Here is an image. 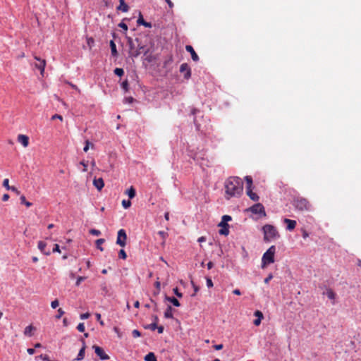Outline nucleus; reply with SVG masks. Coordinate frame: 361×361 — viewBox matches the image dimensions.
<instances>
[{
	"label": "nucleus",
	"instance_id": "obj_1",
	"mask_svg": "<svg viewBox=\"0 0 361 361\" xmlns=\"http://www.w3.org/2000/svg\"><path fill=\"white\" fill-rule=\"evenodd\" d=\"M226 198L240 197L243 190V182L235 176L229 177L224 183Z\"/></svg>",
	"mask_w": 361,
	"mask_h": 361
},
{
	"label": "nucleus",
	"instance_id": "obj_2",
	"mask_svg": "<svg viewBox=\"0 0 361 361\" xmlns=\"http://www.w3.org/2000/svg\"><path fill=\"white\" fill-rule=\"evenodd\" d=\"M264 241L270 242L280 237L276 228L271 224H266L262 227Z\"/></svg>",
	"mask_w": 361,
	"mask_h": 361
},
{
	"label": "nucleus",
	"instance_id": "obj_3",
	"mask_svg": "<svg viewBox=\"0 0 361 361\" xmlns=\"http://www.w3.org/2000/svg\"><path fill=\"white\" fill-rule=\"evenodd\" d=\"M292 204L295 209L300 212L310 211L312 207L310 202L302 197H297L294 198Z\"/></svg>",
	"mask_w": 361,
	"mask_h": 361
},
{
	"label": "nucleus",
	"instance_id": "obj_4",
	"mask_svg": "<svg viewBox=\"0 0 361 361\" xmlns=\"http://www.w3.org/2000/svg\"><path fill=\"white\" fill-rule=\"evenodd\" d=\"M276 247L271 245L263 255L262 258V268L264 269L268 264L274 262Z\"/></svg>",
	"mask_w": 361,
	"mask_h": 361
},
{
	"label": "nucleus",
	"instance_id": "obj_5",
	"mask_svg": "<svg viewBox=\"0 0 361 361\" xmlns=\"http://www.w3.org/2000/svg\"><path fill=\"white\" fill-rule=\"evenodd\" d=\"M127 235L124 229H120L117 233L116 244L125 247L126 245Z\"/></svg>",
	"mask_w": 361,
	"mask_h": 361
},
{
	"label": "nucleus",
	"instance_id": "obj_6",
	"mask_svg": "<svg viewBox=\"0 0 361 361\" xmlns=\"http://www.w3.org/2000/svg\"><path fill=\"white\" fill-rule=\"evenodd\" d=\"M92 348L94 350L95 354L102 360H106L109 359V356L104 352V349L98 345H94Z\"/></svg>",
	"mask_w": 361,
	"mask_h": 361
},
{
	"label": "nucleus",
	"instance_id": "obj_7",
	"mask_svg": "<svg viewBox=\"0 0 361 361\" xmlns=\"http://www.w3.org/2000/svg\"><path fill=\"white\" fill-rule=\"evenodd\" d=\"M250 211L253 214H263L264 216L266 215V212L264 210V206L260 204L257 203L254 204L250 208Z\"/></svg>",
	"mask_w": 361,
	"mask_h": 361
},
{
	"label": "nucleus",
	"instance_id": "obj_8",
	"mask_svg": "<svg viewBox=\"0 0 361 361\" xmlns=\"http://www.w3.org/2000/svg\"><path fill=\"white\" fill-rule=\"evenodd\" d=\"M180 72L184 74V78L188 80L191 77V69L187 63L180 65Z\"/></svg>",
	"mask_w": 361,
	"mask_h": 361
},
{
	"label": "nucleus",
	"instance_id": "obj_9",
	"mask_svg": "<svg viewBox=\"0 0 361 361\" xmlns=\"http://www.w3.org/2000/svg\"><path fill=\"white\" fill-rule=\"evenodd\" d=\"M219 226L221 227L219 231L220 235H228L229 233V226L226 222H220Z\"/></svg>",
	"mask_w": 361,
	"mask_h": 361
},
{
	"label": "nucleus",
	"instance_id": "obj_10",
	"mask_svg": "<svg viewBox=\"0 0 361 361\" xmlns=\"http://www.w3.org/2000/svg\"><path fill=\"white\" fill-rule=\"evenodd\" d=\"M17 140H18V142H20V144H22V145L24 147H27L29 145V137L25 135H23V134L18 135Z\"/></svg>",
	"mask_w": 361,
	"mask_h": 361
},
{
	"label": "nucleus",
	"instance_id": "obj_11",
	"mask_svg": "<svg viewBox=\"0 0 361 361\" xmlns=\"http://www.w3.org/2000/svg\"><path fill=\"white\" fill-rule=\"evenodd\" d=\"M35 59L39 61L37 63L35 64V67L37 69L40 70L41 74L43 75V73L44 71V68L46 66L45 60H42L39 58H38L37 56H35Z\"/></svg>",
	"mask_w": 361,
	"mask_h": 361
},
{
	"label": "nucleus",
	"instance_id": "obj_12",
	"mask_svg": "<svg viewBox=\"0 0 361 361\" xmlns=\"http://www.w3.org/2000/svg\"><path fill=\"white\" fill-rule=\"evenodd\" d=\"M185 49L188 52L190 53L191 58L194 61H197L199 60V56L194 50L193 47L191 45H186Z\"/></svg>",
	"mask_w": 361,
	"mask_h": 361
},
{
	"label": "nucleus",
	"instance_id": "obj_13",
	"mask_svg": "<svg viewBox=\"0 0 361 361\" xmlns=\"http://www.w3.org/2000/svg\"><path fill=\"white\" fill-rule=\"evenodd\" d=\"M81 342L82 343V346L81 349L80 350V351L78 354V356L75 359L78 361H80V360H83V358L85 357V348H86L85 341L84 339H81Z\"/></svg>",
	"mask_w": 361,
	"mask_h": 361
},
{
	"label": "nucleus",
	"instance_id": "obj_14",
	"mask_svg": "<svg viewBox=\"0 0 361 361\" xmlns=\"http://www.w3.org/2000/svg\"><path fill=\"white\" fill-rule=\"evenodd\" d=\"M46 247H47V244L44 241L40 240L38 242L39 250L45 255H49L51 253L50 250H47Z\"/></svg>",
	"mask_w": 361,
	"mask_h": 361
},
{
	"label": "nucleus",
	"instance_id": "obj_15",
	"mask_svg": "<svg viewBox=\"0 0 361 361\" xmlns=\"http://www.w3.org/2000/svg\"><path fill=\"white\" fill-rule=\"evenodd\" d=\"M284 223L287 225V229L288 231L293 230L296 226V221L295 220L289 219H284L283 220Z\"/></svg>",
	"mask_w": 361,
	"mask_h": 361
},
{
	"label": "nucleus",
	"instance_id": "obj_16",
	"mask_svg": "<svg viewBox=\"0 0 361 361\" xmlns=\"http://www.w3.org/2000/svg\"><path fill=\"white\" fill-rule=\"evenodd\" d=\"M93 185L98 190H101L104 186V183L102 178H94L93 180Z\"/></svg>",
	"mask_w": 361,
	"mask_h": 361
},
{
	"label": "nucleus",
	"instance_id": "obj_17",
	"mask_svg": "<svg viewBox=\"0 0 361 361\" xmlns=\"http://www.w3.org/2000/svg\"><path fill=\"white\" fill-rule=\"evenodd\" d=\"M247 195L253 201H258L259 196L252 191V188H246Z\"/></svg>",
	"mask_w": 361,
	"mask_h": 361
},
{
	"label": "nucleus",
	"instance_id": "obj_18",
	"mask_svg": "<svg viewBox=\"0 0 361 361\" xmlns=\"http://www.w3.org/2000/svg\"><path fill=\"white\" fill-rule=\"evenodd\" d=\"M137 23L138 25H144L146 27H152V25H151L150 23H147V22H146L143 19V17H142L141 13H140L139 18H138V19L137 20Z\"/></svg>",
	"mask_w": 361,
	"mask_h": 361
},
{
	"label": "nucleus",
	"instance_id": "obj_19",
	"mask_svg": "<svg viewBox=\"0 0 361 361\" xmlns=\"http://www.w3.org/2000/svg\"><path fill=\"white\" fill-rule=\"evenodd\" d=\"M35 330V327H34L32 325H29L27 327H25L24 330V335L30 337L32 336V331Z\"/></svg>",
	"mask_w": 361,
	"mask_h": 361
},
{
	"label": "nucleus",
	"instance_id": "obj_20",
	"mask_svg": "<svg viewBox=\"0 0 361 361\" xmlns=\"http://www.w3.org/2000/svg\"><path fill=\"white\" fill-rule=\"evenodd\" d=\"M119 6L117 9L123 12H127L128 11V6L126 4L124 0H119Z\"/></svg>",
	"mask_w": 361,
	"mask_h": 361
},
{
	"label": "nucleus",
	"instance_id": "obj_21",
	"mask_svg": "<svg viewBox=\"0 0 361 361\" xmlns=\"http://www.w3.org/2000/svg\"><path fill=\"white\" fill-rule=\"evenodd\" d=\"M165 300L171 302L176 307H179L180 305L179 301L174 297L166 296Z\"/></svg>",
	"mask_w": 361,
	"mask_h": 361
},
{
	"label": "nucleus",
	"instance_id": "obj_22",
	"mask_svg": "<svg viewBox=\"0 0 361 361\" xmlns=\"http://www.w3.org/2000/svg\"><path fill=\"white\" fill-rule=\"evenodd\" d=\"M126 193L128 195L130 199L134 198L136 195L135 190L133 186H131L128 190H127Z\"/></svg>",
	"mask_w": 361,
	"mask_h": 361
},
{
	"label": "nucleus",
	"instance_id": "obj_23",
	"mask_svg": "<svg viewBox=\"0 0 361 361\" xmlns=\"http://www.w3.org/2000/svg\"><path fill=\"white\" fill-rule=\"evenodd\" d=\"M145 361H157V357L154 353H149L145 356Z\"/></svg>",
	"mask_w": 361,
	"mask_h": 361
},
{
	"label": "nucleus",
	"instance_id": "obj_24",
	"mask_svg": "<svg viewBox=\"0 0 361 361\" xmlns=\"http://www.w3.org/2000/svg\"><path fill=\"white\" fill-rule=\"evenodd\" d=\"M110 48H111L112 56H116L118 54V52H117L116 44L114 43V42L113 40L110 41Z\"/></svg>",
	"mask_w": 361,
	"mask_h": 361
},
{
	"label": "nucleus",
	"instance_id": "obj_25",
	"mask_svg": "<svg viewBox=\"0 0 361 361\" xmlns=\"http://www.w3.org/2000/svg\"><path fill=\"white\" fill-rule=\"evenodd\" d=\"M158 235H160V237L162 239L161 245L164 246L165 245L166 239L168 237V233L165 231H160L158 232Z\"/></svg>",
	"mask_w": 361,
	"mask_h": 361
},
{
	"label": "nucleus",
	"instance_id": "obj_26",
	"mask_svg": "<svg viewBox=\"0 0 361 361\" xmlns=\"http://www.w3.org/2000/svg\"><path fill=\"white\" fill-rule=\"evenodd\" d=\"M172 307L171 306L169 305L168 307L166 308L165 312H164V317L166 318H173V313H172Z\"/></svg>",
	"mask_w": 361,
	"mask_h": 361
},
{
	"label": "nucleus",
	"instance_id": "obj_27",
	"mask_svg": "<svg viewBox=\"0 0 361 361\" xmlns=\"http://www.w3.org/2000/svg\"><path fill=\"white\" fill-rule=\"evenodd\" d=\"M142 53V51H140L138 49H134L133 50L129 51L130 56L136 58L140 54Z\"/></svg>",
	"mask_w": 361,
	"mask_h": 361
},
{
	"label": "nucleus",
	"instance_id": "obj_28",
	"mask_svg": "<svg viewBox=\"0 0 361 361\" xmlns=\"http://www.w3.org/2000/svg\"><path fill=\"white\" fill-rule=\"evenodd\" d=\"M105 242V240L104 238H99V239H97L96 240V245H97V247L101 250V251H103L104 250V248L102 246V245Z\"/></svg>",
	"mask_w": 361,
	"mask_h": 361
},
{
	"label": "nucleus",
	"instance_id": "obj_29",
	"mask_svg": "<svg viewBox=\"0 0 361 361\" xmlns=\"http://www.w3.org/2000/svg\"><path fill=\"white\" fill-rule=\"evenodd\" d=\"M246 181V188H252V178L251 176H247L245 178Z\"/></svg>",
	"mask_w": 361,
	"mask_h": 361
},
{
	"label": "nucleus",
	"instance_id": "obj_30",
	"mask_svg": "<svg viewBox=\"0 0 361 361\" xmlns=\"http://www.w3.org/2000/svg\"><path fill=\"white\" fill-rule=\"evenodd\" d=\"M20 203L25 204L27 207H30L32 205L30 202L26 200L25 197L24 195H21L20 197Z\"/></svg>",
	"mask_w": 361,
	"mask_h": 361
},
{
	"label": "nucleus",
	"instance_id": "obj_31",
	"mask_svg": "<svg viewBox=\"0 0 361 361\" xmlns=\"http://www.w3.org/2000/svg\"><path fill=\"white\" fill-rule=\"evenodd\" d=\"M157 324H156V322H152L150 324L145 326L144 328L146 329H150L152 331H154L157 329Z\"/></svg>",
	"mask_w": 361,
	"mask_h": 361
},
{
	"label": "nucleus",
	"instance_id": "obj_32",
	"mask_svg": "<svg viewBox=\"0 0 361 361\" xmlns=\"http://www.w3.org/2000/svg\"><path fill=\"white\" fill-rule=\"evenodd\" d=\"M114 73L119 76V77H121L123 74H124V71L123 68H116L114 71Z\"/></svg>",
	"mask_w": 361,
	"mask_h": 361
},
{
	"label": "nucleus",
	"instance_id": "obj_33",
	"mask_svg": "<svg viewBox=\"0 0 361 361\" xmlns=\"http://www.w3.org/2000/svg\"><path fill=\"white\" fill-rule=\"evenodd\" d=\"M326 295H327V297L331 300L334 299L336 297V294L334 293V292L332 290H327Z\"/></svg>",
	"mask_w": 361,
	"mask_h": 361
},
{
	"label": "nucleus",
	"instance_id": "obj_34",
	"mask_svg": "<svg viewBox=\"0 0 361 361\" xmlns=\"http://www.w3.org/2000/svg\"><path fill=\"white\" fill-rule=\"evenodd\" d=\"M122 205L123 207L125 208V209H128L130 207L131 205V202L130 200H123L122 201Z\"/></svg>",
	"mask_w": 361,
	"mask_h": 361
},
{
	"label": "nucleus",
	"instance_id": "obj_35",
	"mask_svg": "<svg viewBox=\"0 0 361 361\" xmlns=\"http://www.w3.org/2000/svg\"><path fill=\"white\" fill-rule=\"evenodd\" d=\"M118 257L123 259H126L127 258L126 252L124 250L121 249L118 252Z\"/></svg>",
	"mask_w": 361,
	"mask_h": 361
},
{
	"label": "nucleus",
	"instance_id": "obj_36",
	"mask_svg": "<svg viewBox=\"0 0 361 361\" xmlns=\"http://www.w3.org/2000/svg\"><path fill=\"white\" fill-rule=\"evenodd\" d=\"M90 233L93 235L99 236V235H101V231H99V230L92 228V229L90 230Z\"/></svg>",
	"mask_w": 361,
	"mask_h": 361
},
{
	"label": "nucleus",
	"instance_id": "obj_37",
	"mask_svg": "<svg viewBox=\"0 0 361 361\" xmlns=\"http://www.w3.org/2000/svg\"><path fill=\"white\" fill-rule=\"evenodd\" d=\"M3 186L5 187L6 188V190H9L10 188L12 187V186L9 185V180L8 178H5L4 180Z\"/></svg>",
	"mask_w": 361,
	"mask_h": 361
},
{
	"label": "nucleus",
	"instance_id": "obj_38",
	"mask_svg": "<svg viewBox=\"0 0 361 361\" xmlns=\"http://www.w3.org/2000/svg\"><path fill=\"white\" fill-rule=\"evenodd\" d=\"M90 145L92 147H93V145L92 143H90V142L89 140H86L85 141V147L83 148V150H84L85 152H87L88 151Z\"/></svg>",
	"mask_w": 361,
	"mask_h": 361
},
{
	"label": "nucleus",
	"instance_id": "obj_39",
	"mask_svg": "<svg viewBox=\"0 0 361 361\" xmlns=\"http://www.w3.org/2000/svg\"><path fill=\"white\" fill-rule=\"evenodd\" d=\"M95 316H96V318H97V320L99 322V323L100 324L101 326H104V322L103 320H102L101 319V314L99 313H96L95 314Z\"/></svg>",
	"mask_w": 361,
	"mask_h": 361
},
{
	"label": "nucleus",
	"instance_id": "obj_40",
	"mask_svg": "<svg viewBox=\"0 0 361 361\" xmlns=\"http://www.w3.org/2000/svg\"><path fill=\"white\" fill-rule=\"evenodd\" d=\"M122 88L127 92L128 90V80H125L121 83Z\"/></svg>",
	"mask_w": 361,
	"mask_h": 361
},
{
	"label": "nucleus",
	"instance_id": "obj_41",
	"mask_svg": "<svg viewBox=\"0 0 361 361\" xmlns=\"http://www.w3.org/2000/svg\"><path fill=\"white\" fill-rule=\"evenodd\" d=\"M132 335L134 338H137L141 336V334L138 330L135 329L132 331Z\"/></svg>",
	"mask_w": 361,
	"mask_h": 361
},
{
	"label": "nucleus",
	"instance_id": "obj_42",
	"mask_svg": "<svg viewBox=\"0 0 361 361\" xmlns=\"http://www.w3.org/2000/svg\"><path fill=\"white\" fill-rule=\"evenodd\" d=\"M77 329L80 331V332H84L85 331V325L83 323H80L78 326H77Z\"/></svg>",
	"mask_w": 361,
	"mask_h": 361
},
{
	"label": "nucleus",
	"instance_id": "obj_43",
	"mask_svg": "<svg viewBox=\"0 0 361 361\" xmlns=\"http://www.w3.org/2000/svg\"><path fill=\"white\" fill-rule=\"evenodd\" d=\"M231 220V216L228 215H224L222 216V220L221 222H226Z\"/></svg>",
	"mask_w": 361,
	"mask_h": 361
},
{
	"label": "nucleus",
	"instance_id": "obj_44",
	"mask_svg": "<svg viewBox=\"0 0 361 361\" xmlns=\"http://www.w3.org/2000/svg\"><path fill=\"white\" fill-rule=\"evenodd\" d=\"M64 311L61 308H59L58 310V314L56 316V318L60 319L64 314Z\"/></svg>",
	"mask_w": 361,
	"mask_h": 361
},
{
	"label": "nucleus",
	"instance_id": "obj_45",
	"mask_svg": "<svg viewBox=\"0 0 361 361\" xmlns=\"http://www.w3.org/2000/svg\"><path fill=\"white\" fill-rule=\"evenodd\" d=\"M128 43L130 47V50H133L135 49L134 43L131 38H129L128 40Z\"/></svg>",
	"mask_w": 361,
	"mask_h": 361
},
{
	"label": "nucleus",
	"instance_id": "obj_46",
	"mask_svg": "<svg viewBox=\"0 0 361 361\" xmlns=\"http://www.w3.org/2000/svg\"><path fill=\"white\" fill-rule=\"evenodd\" d=\"M59 305V302L58 301V300H54V301H52L51 302V307L53 308V309H55Z\"/></svg>",
	"mask_w": 361,
	"mask_h": 361
},
{
	"label": "nucleus",
	"instance_id": "obj_47",
	"mask_svg": "<svg viewBox=\"0 0 361 361\" xmlns=\"http://www.w3.org/2000/svg\"><path fill=\"white\" fill-rule=\"evenodd\" d=\"M273 279L272 274H269L267 278L264 279V282L266 284H268L269 281Z\"/></svg>",
	"mask_w": 361,
	"mask_h": 361
},
{
	"label": "nucleus",
	"instance_id": "obj_48",
	"mask_svg": "<svg viewBox=\"0 0 361 361\" xmlns=\"http://www.w3.org/2000/svg\"><path fill=\"white\" fill-rule=\"evenodd\" d=\"M191 284H192V287L194 288V290H195V293H194V294L192 295V296H194L198 292L199 287L197 286H196L192 281H191Z\"/></svg>",
	"mask_w": 361,
	"mask_h": 361
},
{
	"label": "nucleus",
	"instance_id": "obj_49",
	"mask_svg": "<svg viewBox=\"0 0 361 361\" xmlns=\"http://www.w3.org/2000/svg\"><path fill=\"white\" fill-rule=\"evenodd\" d=\"M85 279V277H84V276H79V277L77 279V281H76L75 285H76L77 286H80V283H81L82 281H83Z\"/></svg>",
	"mask_w": 361,
	"mask_h": 361
},
{
	"label": "nucleus",
	"instance_id": "obj_50",
	"mask_svg": "<svg viewBox=\"0 0 361 361\" xmlns=\"http://www.w3.org/2000/svg\"><path fill=\"white\" fill-rule=\"evenodd\" d=\"M118 27L123 29L126 32L128 30V25L126 23H124L123 22H121L118 24Z\"/></svg>",
	"mask_w": 361,
	"mask_h": 361
},
{
	"label": "nucleus",
	"instance_id": "obj_51",
	"mask_svg": "<svg viewBox=\"0 0 361 361\" xmlns=\"http://www.w3.org/2000/svg\"><path fill=\"white\" fill-rule=\"evenodd\" d=\"M90 316V314L89 312H86V313L81 314L80 317L81 319H88Z\"/></svg>",
	"mask_w": 361,
	"mask_h": 361
},
{
	"label": "nucleus",
	"instance_id": "obj_52",
	"mask_svg": "<svg viewBox=\"0 0 361 361\" xmlns=\"http://www.w3.org/2000/svg\"><path fill=\"white\" fill-rule=\"evenodd\" d=\"M255 316L257 317V318H263V314L261 311L259 310H257L255 312Z\"/></svg>",
	"mask_w": 361,
	"mask_h": 361
},
{
	"label": "nucleus",
	"instance_id": "obj_53",
	"mask_svg": "<svg viewBox=\"0 0 361 361\" xmlns=\"http://www.w3.org/2000/svg\"><path fill=\"white\" fill-rule=\"evenodd\" d=\"M207 286L208 288H212L214 286L213 282L210 278H207Z\"/></svg>",
	"mask_w": 361,
	"mask_h": 361
},
{
	"label": "nucleus",
	"instance_id": "obj_54",
	"mask_svg": "<svg viewBox=\"0 0 361 361\" xmlns=\"http://www.w3.org/2000/svg\"><path fill=\"white\" fill-rule=\"evenodd\" d=\"M55 119H59L61 121H63V117H62V116H61L59 114H54V116H52L51 120H55Z\"/></svg>",
	"mask_w": 361,
	"mask_h": 361
},
{
	"label": "nucleus",
	"instance_id": "obj_55",
	"mask_svg": "<svg viewBox=\"0 0 361 361\" xmlns=\"http://www.w3.org/2000/svg\"><path fill=\"white\" fill-rule=\"evenodd\" d=\"M173 293L178 297L181 298L183 296L182 293H180L178 289V288H173Z\"/></svg>",
	"mask_w": 361,
	"mask_h": 361
},
{
	"label": "nucleus",
	"instance_id": "obj_56",
	"mask_svg": "<svg viewBox=\"0 0 361 361\" xmlns=\"http://www.w3.org/2000/svg\"><path fill=\"white\" fill-rule=\"evenodd\" d=\"M80 164L81 165H82V166H83V169H82V171H83L84 172L87 171V164L84 161H80Z\"/></svg>",
	"mask_w": 361,
	"mask_h": 361
},
{
	"label": "nucleus",
	"instance_id": "obj_57",
	"mask_svg": "<svg viewBox=\"0 0 361 361\" xmlns=\"http://www.w3.org/2000/svg\"><path fill=\"white\" fill-rule=\"evenodd\" d=\"M262 319V318H257V319H255L253 322V324L255 326H259L261 324Z\"/></svg>",
	"mask_w": 361,
	"mask_h": 361
},
{
	"label": "nucleus",
	"instance_id": "obj_58",
	"mask_svg": "<svg viewBox=\"0 0 361 361\" xmlns=\"http://www.w3.org/2000/svg\"><path fill=\"white\" fill-rule=\"evenodd\" d=\"M53 252H61V250H60L59 245L58 244L54 245V247L53 248Z\"/></svg>",
	"mask_w": 361,
	"mask_h": 361
},
{
	"label": "nucleus",
	"instance_id": "obj_59",
	"mask_svg": "<svg viewBox=\"0 0 361 361\" xmlns=\"http://www.w3.org/2000/svg\"><path fill=\"white\" fill-rule=\"evenodd\" d=\"M9 190H12L13 192H16L17 195H20V192L18 190L17 188L15 186H12Z\"/></svg>",
	"mask_w": 361,
	"mask_h": 361
},
{
	"label": "nucleus",
	"instance_id": "obj_60",
	"mask_svg": "<svg viewBox=\"0 0 361 361\" xmlns=\"http://www.w3.org/2000/svg\"><path fill=\"white\" fill-rule=\"evenodd\" d=\"M157 331H158V333H159V334H162V333L164 332V326H158L157 325Z\"/></svg>",
	"mask_w": 361,
	"mask_h": 361
},
{
	"label": "nucleus",
	"instance_id": "obj_61",
	"mask_svg": "<svg viewBox=\"0 0 361 361\" xmlns=\"http://www.w3.org/2000/svg\"><path fill=\"white\" fill-rule=\"evenodd\" d=\"M214 348L215 350H221L223 348V345L222 344L215 345H214Z\"/></svg>",
	"mask_w": 361,
	"mask_h": 361
},
{
	"label": "nucleus",
	"instance_id": "obj_62",
	"mask_svg": "<svg viewBox=\"0 0 361 361\" xmlns=\"http://www.w3.org/2000/svg\"><path fill=\"white\" fill-rule=\"evenodd\" d=\"M9 197H9V195H8V194H4V195L2 196V200H3L4 202H6V201H8V200Z\"/></svg>",
	"mask_w": 361,
	"mask_h": 361
},
{
	"label": "nucleus",
	"instance_id": "obj_63",
	"mask_svg": "<svg viewBox=\"0 0 361 361\" xmlns=\"http://www.w3.org/2000/svg\"><path fill=\"white\" fill-rule=\"evenodd\" d=\"M125 101L129 104L132 103L133 102V98L132 97H126L125 99Z\"/></svg>",
	"mask_w": 361,
	"mask_h": 361
},
{
	"label": "nucleus",
	"instance_id": "obj_64",
	"mask_svg": "<svg viewBox=\"0 0 361 361\" xmlns=\"http://www.w3.org/2000/svg\"><path fill=\"white\" fill-rule=\"evenodd\" d=\"M169 8H172L173 7V3L171 0H165Z\"/></svg>",
	"mask_w": 361,
	"mask_h": 361
}]
</instances>
